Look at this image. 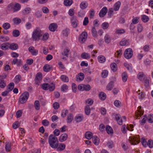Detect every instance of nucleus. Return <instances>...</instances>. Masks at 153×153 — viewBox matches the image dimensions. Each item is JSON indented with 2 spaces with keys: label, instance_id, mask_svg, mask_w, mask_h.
I'll use <instances>...</instances> for the list:
<instances>
[{
  "label": "nucleus",
  "instance_id": "nucleus-24",
  "mask_svg": "<svg viewBox=\"0 0 153 153\" xmlns=\"http://www.w3.org/2000/svg\"><path fill=\"white\" fill-rule=\"evenodd\" d=\"M129 43L128 40L125 39H123L120 42V45L121 46H124L128 45Z\"/></svg>",
  "mask_w": 153,
  "mask_h": 153
},
{
  "label": "nucleus",
  "instance_id": "nucleus-60",
  "mask_svg": "<svg viewBox=\"0 0 153 153\" xmlns=\"http://www.w3.org/2000/svg\"><path fill=\"white\" fill-rule=\"evenodd\" d=\"M75 13L74 10L73 9H70L68 12V14L70 16L73 17Z\"/></svg>",
  "mask_w": 153,
  "mask_h": 153
},
{
  "label": "nucleus",
  "instance_id": "nucleus-14",
  "mask_svg": "<svg viewBox=\"0 0 153 153\" xmlns=\"http://www.w3.org/2000/svg\"><path fill=\"white\" fill-rule=\"evenodd\" d=\"M10 43L6 42L2 44L1 45V48L3 50H6L8 49Z\"/></svg>",
  "mask_w": 153,
  "mask_h": 153
},
{
  "label": "nucleus",
  "instance_id": "nucleus-36",
  "mask_svg": "<svg viewBox=\"0 0 153 153\" xmlns=\"http://www.w3.org/2000/svg\"><path fill=\"white\" fill-rule=\"evenodd\" d=\"M141 19L143 22L146 23L149 20V18L146 15H143L142 16Z\"/></svg>",
  "mask_w": 153,
  "mask_h": 153
},
{
  "label": "nucleus",
  "instance_id": "nucleus-57",
  "mask_svg": "<svg viewBox=\"0 0 153 153\" xmlns=\"http://www.w3.org/2000/svg\"><path fill=\"white\" fill-rule=\"evenodd\" d=\"M68 113V111L67 110H63L62 111L61 116L63 117H65L66 116Z\"/></svg>",
  "mask_w": 153,
  "mask_h": 153
},
{
  "label": "nucleus",
  "instance_id": "nucleus-32",
  "mask_svg": "<svg viewBox=\"0 0 153 153\" xmlns=\"http://www.w3.org/2000/svg\"><path fill=\"white\" fill-rule=\"evenodd\" d=\"M73 119V115L71 114H69L68 116L67 122L68 123H71Z\"/></svg>",
  "mask_w": 153,
  "mask_h": 153
},
{
  "label": "nucleus",
  "instance_id": "nucleus-29",
  "mask_svg": "<svg viewBox=\"0 0 153 153\" xmlns=\"http://www.w3.org/2000/svg\"><path fill=\"white\" fill-rule=\"evenodd\" d=\"M104 40L105 42L108 44L111 42V38L110 36L108 34H106L104 37Z\"/></svg>",
  "mask_w": 153,
  "mask_h": 153
},
{
  "label": "nucleus",
  "instance_id": "nucleus-12",
  "mask_svg": "<svg viewBox=\"0 0 153 153\" xmlns=\"http://www.w3.org/2000/svg\"><path fill=\"white\" fill-rule=\"evenodd\" d=\"M138 79L141 81H143L146 78L145 75L143 72H139L137 75Z\"/></svg>",
  "mask_w": 153,
  "mask_h": 153
},
{
  "label": "nucleus",
  "instance_id": "nucleus-13",
  "mask_svg": "<svg viewBox=\"0 0 153 153\" xmlns=\"http://www.w3.org/2000/svg\"><path fill=\"white\" fill-rule=\"evenodd\" d=\"M138 109L137 110V111L138 112H136L135 114V116L137 118V119H138V117L139 116V115H142L143 114V110H142L141 108V106H140L138 107Z\"/></svg>",
  "mask_w": 153,
  "mask_h": 153
},
{
  "label": "nucleus",
  "instance_id": "nucleus-21",
  "mask_svg": "<svg viewBox=\"0 0 153 153\" xmlns=\"http://www.w3.org/2000/svg\"><path fill=\"white\" fill-rule=\"evenodd\" d=\"M100 99L102 101L105 100L106 98L105 94L103 92H100L99 94Z\"/></svg>",
  "mask_w": 153,
  "mask_h": 153
},
{
  "label": "nucleus",
  "instance_id": "nucleus-18",
  "mask_svg": "<svg viewBox=\"0 0 153 153\" xmlns=\"http://www.w3.org/2000/svg\"><path fill=\"white\" fill-rule=\"evenodd\" d=\"M65 148V145L63 143H60L58 144V146L56 148L57 150L58 151H62Z\"/></svg>",
  "mask_w": 153,
  "mask_h": 153
},
{
  "label": "nucleus",
  "instance_id": "nucleus-38",
  "mask_svg": "<svg viewBox=\"0 0 153 153\" xmlns=\"http://www.w3.org/2000/svg\"><path fill=\"white\" fill-rule=\"evenodd\" d=\"M42 86V88L45 90H48V87L49 86V84L47 83H45L42 84L41 85Z\"/></svg>",
  "mask_w": 153,
  "mask_h": 153
},
{
  "label": "nucleus",
  "instance_id": "nucleus-39",
  "mask_svg": "<svg viewBox=\"0 0 153 153\" xmlns=\"http://www.w3.org/2000/svg\"><path fill=\"white\" fill-rule=\"evenodd\" d=\"M122 76L123 81L124 82H126L128 78V76L126 73L123 72Z\"/></svg>",
  "mask_w": 153,
  "mask_h": 153
},
{
  "label": "nucleus",
  "instance_id": "nucleus-64",
  "mask_svg": "<svg viewBox=\"0 0 153 153\" xmlns=\"http://www.w3.org/2000/svg\"><path fill=\"white\" fill-rule=\"evenodd\" d=\"M68 89V86L66 85H63L61 87V90L62 91L65 92Z\"/></svg>",
  "mask_w": 153,
  "mask_h": 153
},
{
  "label": "nucleus",
  "instance_id": "nucleus-48",
  "mask_svg": "<svg viewBox=\"0 0 153 153\" xmlns=\"http://www.w3.org/2000/svg\"><path fill=\"white\" fill-rule=\"evenodd\" d=\"M51 68L49 65L46 64L43 67V70L46 72H48L50 71Z\"/></svg>",
  "mask_w": 153,
  "mask_h": 153
},
{
  "label": "nucleus",
  "instance_id": "nucleus-62",
  "mask_svg": "<svg viewBox=\"0 0 153 153\" xmlns=\"http://www.w3.org/2000/svg\"><path fill=\"white\" fill-rule=\"evenodd\" d=\"M109 27V24L108 23L105 22L103 23L102 25V27L104 29H107Z\"/></svg>",
  "mask_w": 153,
  "mask_h": 153
},
{
  "label": "nucleus",
  "instance_id": "nucleus-25",
  "mask_svg": "<svg viewBox=\"0 0 153 153\" xmlns=\"http://www.w3.org/2000/svg\"><path fill=\"white\" fill-rule=\"evenodd\" d=\"M93 134L90 131H87L86 132L85 134V138L88 139H90L92 137Z\"/></svg>",
  "mask_w": 153,
  "mask_h": 153
},
{
  "label": "nucleus",
  "instance_id": "nucleus-40",
  "mask_svg": "<svg viewBox=\"0 0 153 153\" xmlns=\"http://www.w3.org/2000/svg\"><path fill=\"white\" fill-rule=\"evenodd\" d=\"M81 57L83 59H88L90 58V56L88 53H84L82 54Z\"/></svg>",
  "mask_w": 153,
  "mask_h": 153
},
{
  "label": "nucleus",
  "instance_id": "nucleus-55",
  "mask_svg": "<svg viewBox=\"0 0 153 153\" xmlns=\"http://www.w3.org/2000/svg\"><path fill=\"white\" fill-rule=\"evenodd\" d=\"M83 119V117L82 116H76L75 118L76 122H79L82 121Z\"/></svg>",
  "mask_w": 153,
  "mask_h": 153
},
{
  "label": "nucleus",
  "instance_id": "nucleus-20",
  "mask_svg": "<svg viewBox=\"0 0 153 153\" xmlns=\"http://www.w3.org/2000/svg\"><path fill=\"white\" fill-rule=\"evenodd\" d=\"M92 141L93 143L95 145H97L99 144V139L97 136H94L92 137Z\"/></svg>",
  "mask_w": 153,
  "mask_h": 153
},
{
  "label": "nucleus",
  "instance_id": "nucleus-26",
  "mask_svg": "<svg viewBox=\"0 0 153 153\" xmlns=\"http://www.w3.org/2000/svg\"><path fill=\"white\" fill-rule=\"evenodd\" d=\"M106 130L107 133L108 134H112L113 133V130L112 128L109 126H106Z\"/></svg>",
  "mask_w": 153,
  "mask_h": 153
},
{
  "label": "nucleus",
  "instance_id": "nucleus-22",
  "mask_svg": "<svg viewBox=\"0 0 153 153\" xmlns=\"http://www.w3.org/2000/svg\"><path fill=\"white\" fill-rule=\"evenodd\" d=\"M21 7V5L20 4L18 3H16L15 4H14V7H13V12H14L19 10Z\"/></svg>",
  "mask_w": 153,
  "mask_h": 153
},
{
  "label": "nucleus",
  "instance_id": "nucleus-19",
  "mask_svg": "<svg viewBox=\"0 0 153 153\" xmlns=\"http://www.w3.org/2000/svg\"><path fill=\"white\" fill-rule=\"evenodd\" d=\"M121 2L120 1H117L114 5V10L115 11L118 10L120 7Z\"/></svg>",
  "mask_w": 153,
  "mask_h": 153
},
{
  "label": "nucleus",
  "instance_id": "nucleus-28",
  "mask_svg": "<svg viewBox=\"0 0 153 153\" xmlns=\"http://www.w3.org/2000/svg\"><path fill=\"white\" fill-rule=\"evenodd\" d=\"M14 84L13 83L11 82L8 85L7 88V90L9 91V92H10L11 91L13 88H14Z\"/></svg>",
  "mask_w": 153,
  "mask_h": 153
},
{
  "label": "nucleus",
  "instance_id": "nucleus-43",
  "mask_svg": "<svg viewBox=\"0 0 153 153\" xmlns=\"http://www.w3.org/2000/svg\"><path fill=\"white\" fill-rule=\"evenodd\" d=\"M60 79L63 82H68L69 81L68 77L66 76L62 75L60 76Z\"/></svg>",
  "mask_w": 153,
  "mask_h": 153
},
{
  "label": "nucleus",
  "instance_id": "nucleus-30",
  "mask_svg": "<svg viewBox=\"0 0 153 153\" xmlns=\"http://www.w3.org/2000/svg\"><path fill=\"white\" fill-rule=\"evenodd\" d=\"M88 3L85 1H82L80 4V7L82 9H85L88 6Z\"/></svg>",
  "mask_w": 153,
  "mask_h": 153
},
{
  "label": "nucleus",
  "instance_id": "nucleus-51",
  "mask_svg": "<svg viewBox=\"0 0 153 153\" xmlns=\"http://www.w3.org/2000/svg\"><path fill=\"white\" fill-rule=\"evenodd\" d=\"M31 10V9L30 7L25 8L23 11V13L24 15H26L29 13Z\"/></svg>",
  "mask_w": 153,
  "mask_h": 153
},
{
  "label": "nucleus",
  "instance_id": "nucleus-16",
  "mask_svg": "<svg viewBox=\"0 0 153 153\" xmlns=\"http://www.w3.org/2000/svg\"><path fill=\"white\" fill-rule=\"evenodd\" d=\"M115 119L117 121L118 124L122 125L123 124V120L120 114H116L115 115Z\"/></svg>",
  "mask_w": 153,
  "mask_h": 153
},
{
  "label": "nucleus",
  "instance_id": "nucleus-23",
  "mask_svg": "<svg viewBox=\"0 0 153 153\" xmlns=\"http://www.w3.org/2000/svg\"><path fill=\"white\" fill-rule=\"evenodd\" d=\"M97 59L98 61L101 63H104L106 60L105 57L102 55H100L98 56Z\"/></svg>",
  "mask_w": 153,
  "mask_h": 153
},
{
  "label": "nucleus",
  "instance_id": "nucleus-50",
  "mask_svg": "<svg viewBox=\"0 0 153 153\" xmlns=\"http://www.w3.org/2000/svg\"><path fill=\"white\" fill-rule=\"evenodd\" d=\"M5 148L6 152H10L11 149L10 143H7L5 145Z\"/></svg>",
  "mask_w": 153,
  "mask_h": 153
},
{
  "label": "nucleus",
  "instance_id": "nucleus-45",
  "mask_svg": "<svg viewBox=\"0 0 153 153\" xmlns=\"http://www.w3.org/2000/svg\"><path fill=\"white\" fill-rule=\"evenodd\" d=\"M34 107L35 109L38 110L40 108V104L38 100H36L34 102Z\"/></svg>",
  "mask_w": 153,
  "mask_h": 153
},
{
  "label": "nucleus",
  "instance_id": "nucleus-1",
  "mask_svg": "<svg viewBox=\"0 0 153 153\" xmlns=\"http://www.w3.org/2000/svg\"><path fill=\"white\" fill-rule=\"evenodd\" d=\"M48 141L50 146L53 149H56L58 145V141L57 137L53 134H51L49 137Z\"/></svg>",
  "mask_w": 153,
  "mask_h": 153
},
{
  "label": "nucleus",
  "instance_id": "nucleus-34",
  "mask_svg": "<svg viewBox=\"0 0 153 153\" xmlns=\"http://www.w3.org/2000/svg\"><path fill=\"white\" fill-rule=\"evenodd\" d=\"M69 29L68 28H66L62 31V34L64 36L67 37L69 33Z\"/></svg>",
  "mask_w": 153,
  "mask_h": 153
},
{
  "label": "nucleus",
  "instance_id": "nucleus-37",
  "mask_svg": "<svg viewBox=\"0 0 153 153\" xmlns=\"http://www.w3.org/2000/svg\"><path fill=\"white\" fill-rule=\"evenodd\" d=\"M111 70L114 72H115L117 70V65L115 63H114L111 64Z\"/></svg>",
  "mask_w": 153,
  "mask_h": 153
},
{
  "label": "nucleus",
  "instance_id": "nucleus-27",
  "mask_svg": "<svg viewBox=\"0 0 153 153\" xmlns=\"http://www.w3.org/2000/svg\"><path fill=\"white\" fill-rule=\"evenodd\" d=\"M85 114L87 115H89L90 113L91 109L89 105H87L85 107Z\"/></svg>",
  "mask_w": 153,
  "mask_h": 153
},
{
  "label": "nucleus",
  "instance_id": "nucleus-52",
  "mask_svg": "<svg viewBox=\"0 0 153 153\" xmlns=\"http://www.w3.org/2000/svg\"><path fill=\"white\" fill-rule=\"evenodd\" d=\"M2 27L4 29L7 30L10 27V25L9 23H5L3 25Z\"/></svg>",
  "mask_w": 153,
  "mask_h": 153
},
{
  "label": "nucleus",
  "instance_id": "nucleus-58",
  "mask_svg": "<svg viewBox=\"0 0 153 153\" xmlns=\"http://www.w3.org/2000/svg\"><path fill=\"white\" fill-rule=\"evenodd\" d=\"M42 124L45 126H48L49 124V122L47 120H44L42 121Z\"/></svg>",
  "mask_w": 153,
  "mask_h": 153
},
{
  "label": "nucleus",
  "instance_id": "nucleus-41",
  "mask_svg": "<svg viewBox=\"0 0 153 153\" xmlns=\"http://www.w3.org/2000/svg\"><path fill=\"white\" fill-rule=\"evenodd\" d=\"M91 32L92 33V36L95 37H97V32L96 30V29L94 27H92Z\"/></svg>",
  "mask_w": 153,
  "mask_h": 153
},
{
  "label": "nucleus",
  "instance_id": "nucleus-6",
  "mask_svg": "<svg viewBox=\"0 0 153 153\" xmlns=\"http://www.w3.org/2000/svg\"><path fill=\"white\" fill-rule=\"evenodd\" d=\"M87 38V33L85 31H83L80 35L79 39L80 42L83 43L86 40Z\"/></svg>",
  "mask_w": 153,
  "mask_h": 153
},
{
  "label": "nucleus",
  "instance_id": "nucleus-44",
  "mask_svg": "<svg viewBox=\"0 0 153 153\" xmlns=\"http://www.w3.org/2000/svg\"><path fill=\"white\" fill-rule=\"evenodd\" d=\"M49 86L48 87V90L50 91H53L55 88V85L53 83H52L51 84H49Z\"/></svg>",
  "mask_w": 153,
  "mask_h": 153
},
{
  "label": "nucleus",
  "instance_id": "nucleus-59",
  "mask_svg": "<svg viewBox=\"0 0 153 153\" xmlns=\"http://www.w3.org/2000/svg\"><path fill=\"white\" fill-rule=\"evenodd\" d=\"M42 78V74L41 73H38L36 75L35 79L41 80Z\"/></svg>",
  "mask_w": 153,
  "mask_h": 153
},
{
  "label": "nucleus",
  "instance_id": "nucleus-9",
  "mask_svg": "<svg viewBox=\"0 0 153 153\" xmlns=\"http://www.w3.org/2000/svg\"><path fill=\"white\" fill-rule=\"evenodd\" d=\"M29 51L31 53L33 56H36L38 53V50L35 49L33 46H30L28 48Z\"/></svg>",
  "mask_w": 153,
  "mask_h": 153
},
{
  "label": "nucleus",
  "instance_id": "nucleus-61",
  "mask_svg": "<svg viewBox=\"0 0 153 153\" xmlns=\"http://www.w3.org/2000/svg\"><path fill=\"white\" fill-rule=\"evenodd\" d=\"M124 66L127 69L130 71H131L132 70V67L130 65L128 64L127 63H124Z\"/></svg>",
  "mask_w": 153,
  "mask_h": 153
},
{
  "label": "nucleus",
  "instance_id": "nucleus-17",
  "mask_svg": "<svg viewBox=\"0 0 153 153\" xmlns=\"http://www.w3.org/2000/svg\"><path fill=\"white\" fill-rule=\"evenodd\" d=\"M9 48L12 50H17L18 48V45L15 43H12L10 44L9 45Z\"/></svg>",
  "mask_w": 153,
  "mask_h": 153
},
{
  "label": "nucleus",
  "instance_id": "nucleus-3",
  "mask_svg": "<svg viewBox=\"0 0 153 153\" xmlns=\"http://www.w3.org/2000/svg\"><path fill=\"white\" fill-rule=\"evenodd\" d=\"M29 96V93L27 91L23 93L20 97L19 102L21 104H24L27 101Z\"/></svg>",
  "mask_w": 153,
  "mask_h": 153
},
{
  "label": "nucleus",
  "instance_id": "nucleus-8",
  "mask_svg": "<svg viewBox=\"0 0 153 153\" xmlns=\"http://www.w3.org/2000/svg\"><path fill=\"white\" fill-rule=\"evenodd\" d=\"M71 25L73 27L76 28L77 27L78 25V21L75 16H73L71 19Z\"/></svg>",
  "mask_w": 153,
  "mask_h": 153
},
{
  "label": "nucleus",
  "instance_id": "nucleus-15",
  "mask_svg": "<svg viewBox=\"0 0 153 153\" xmlns=\"http://www.w3.org/2000/svg\"><path fill=\"white\" fill-rule=\"evenodd\" d=\"M57 26L55 23L51 24L49 27V30L51 31H54L56 29Z\"/></svg>",
  "mask_w": 153,
  "mask_h": 153
},
{
  "label": "nucleus",
  "instance_id": "nucleus-46",
  "mask_svg": "<svg viewBox=\"0 0 153 153\" xmlns=\"http://www.w3.org/2000/svg\"><path fill=\"white\" fill-rule=\"evenodd\" d=\"M114 87L113 83L112 82H110L107 85V89L110 91Z\"/></svg>",
  "mask_w": 153,
  "mask_h": 153
},
{
  "label": "nucleus",
  "instance_id": "nucleus-54",
  "mask_svg": "<svg viewBox=\"0 0 153 153\" xmlns=\"http://www.w3.org/2000/svg\"><path fill=\"white\" fill-rule=\"evenodd\" d=\"M20 126V123L18 121L15 122L13 125V127L14 129H16Z\"/></svg>",
  "mask_w": 153,
  "mask_h": 153
},
{
  "label": "nucleus",
  "instance_id": "nucleus-56",
  "mask_svg": "<svg viewBox=\"0 0 153 153\" xmlns=\"http://www.w3.org/2000/svg\"><path fill=\"white\" fill-rule=\"evenodd\" d=\"M9 38L7 36H0V41L2 42H4L8 41Z\"/></svg>",
  "mask_w": 153,
  "mask_h": 153
},
{
  "label": "nucleus",
  "instance_id": "nucleus-7",
  "mask_svg": "<svg viewBox=\"0 0 153 153\" xmlns=\"http://www.w3.org/2000/svg\"><path fill=\"white\" fill-rule=\"evenodd\" d=\"M70 51V50L68 48H65L63 51L61 53V55L62 56V59L66 60L68 56V53Z\"/></svg>",
  "mask_w": 153,
  "mask_h": 153
},
{
  "label": "nucleus",
  "instance_id": "nucleus-4",
  "mask_svg": "<svg viewBox=\"0 0 153 153\" xmlns=\"http://www.w3.org/2000/svg\"><path fill=\"white\" fill-rule=\"evenodd\" d=\"M128 140L132 145H136V143L135 142H136L137 143H139L140 141V136L139 135H138L136 137H130Z\"/></svg>",
  "mask_w": 153,
  "mask_h": 153
},
{
  "label": "nucleus",
  "instance_id": "nucleus-42",
  "mask_svg": "<svg viewBox=\"0 0 153 153\" xmlns=\"http://www.w3.org/2000/svg\"><path fill=\"white\" fill-rule=\"evenodd\" d=\"M12 34L13 36L17 37L19 35L20 32L18 30H15L13 31Z\"/></svg>",
  "mask_w": 153,
  "mask_h": 153
},
{
  "label": "nucleus",
  "instance_id": "nucleus-47",
  "mask_svg": "<svg viewBox=\"0 0 153 153\" xmlns=\"http://www.w3.org/2000/svg\"><path fill=\"white\" fill-rule=\"evenodd\" d=\"M108 72L107 71L105 70L103 71L101 73V76L103 78H105L107 76Z\"/></svg>",
  "mask_w": 153,
  "mask_h": 153
},
{
  "label": "nucleus",
  "instance_id": "nucleus-10",
  "mask_svg": "<svg viewBox=\"0 0 153 153\" xmlns=\"http://www.w3.org/2000/svg\"><path fill=\"white\" fill-rule=\"evenodd\" d=\"M107 12V9L105 7H104L100 10L99 13V16L100 17H103Z\"/></svg>",
  "mask_w": 153,
  "mask_h": 153
},
{
  "label": "nucleus",
  "instance_id": "nucleus-35",
  "mask_svg": "<svg viewBox=\"0 0 153 153\" xmlns=\"http://www.w3.org/2000/svg\"><path fill=\"white\" fill-rule=\"evenodd\" d=\"M6 85V83L5 81L2 79H0V88H3L5 87Z\"/></svg>",
  "mask_w": 153,
  "mask_h": 153
},
{
  "label": "nucleus",
  "instance_id": "nucleus-5",
  "mask_svg": "<svg viewBox=\"0 0 153 153\" xmlns=\"http://www.w3.org/2000/svg\"><path fill=\"white\" fill-rule=\"evenodd\" d=\"M132 55L133 51L131 48H127L125 50L124 53V56L126 59H130Z\"/></svg>",
  "mask_w": 153,
  "mask_h": 153
},
{
  "label": "nucleus",
  "instance_id": "nucleus-33",
  "mask_svg": "<svg viewBox=\"0 0 153 153\" xmlns=\"http://www.w3.org/2000/svg\"><path fill=\"white\" fill-rule=\"evenodd\" d=\"M72 3V0H64V5L66 6H70Z\"/></svg>",
  "mask_w": 153,
  "mask_h": 153
},
{
  "label": "nucleus",
  "instance_id": "nucleus-63",
  "mask_svg": "<svg viewBox=\"0 0 153 153\" xmlns=\"http://www.w3.org/2000/svg\"><path fill=\"white\" fill-rule=\"evenodd\" d=\"M147 146H149V148H152L153 147V141L152 140H149L147 142Z\"/></svg>",
  "mask_w": 153,
  "mask_h": 153
},
{
  "label": "nucleus",
  "instance_id": "nucleus-31",
  "mask_svg": "<svg viewBox=\"0 0 153 153\" xmlns=\"http://www.w3.org/2000/svg\"><path fill=\"white\" fill-rule=\"evenodd\" d=\"M21 79V76L19 75H18L16 76L14 79V81L16 83H18L20 81Z\"/></svg>",
  "mask_w": 153,
  "mask_h": 153
},
{
  "label": "nucleus",
  "instance_id": "nucleus-2",
  "mask_svg": "<svg viewBox=\"0 0 153 153\" xmlns=\"http://www.w3.org/2000/svg\"><path fill=\"white\" fill-rule=\"evenodd\" d=\"M43 33L39 27H37L34 30L32 34V38L33 40L36 41L40 39L42 36Z\"/></svg>",
  "mask_w": 153,
  "mask_h": 153
},
{
  "label": "nucleus",
  "instance_id": "nucleus-49",
  "mask_svg": "<svg viewBox=\"0 0 153 153\" xmlns=\"http://www.w3.org/2000/svg\"><path fill=\"white\" fill-rule=\"evenodd\" d=\"M14 23L15 25H18L21 22V19L18 18H16L13 19V20Z\"/></svg>",
  "mask_w": 153,
  "mask_h": 153
},
{
  "label": "nucleus",
  "instance_id": "nucleus-11",
  "mask_svg": "<svg viewBox=\"0 0 153 153\" xmlns=\"http://www.w3.org/2000/svg\"><path fill=\"white\" fill-rule=\"evenodd\" d=\"M68 137V135L66 133H63L59 137V140L60 142L65 141L67 139Z\"/></svg>",
  "mask_w": 153,
  "mask_h": 153
},
{
  "label": "nucleus",
  "instance_id": "nucleus-53",
  "mask_svg": "<svg viewBox=\"0 0 153 153\" xmlns=\"http://www.w3.org/2000/svg\"><path fill=\"white\" fill-rule=\"evenodd\" d=\"M91 88V86L90 85L88 84H84V88L83 89V91L85 90L86 91H89L90 90Z\"/></svg>",
  "mask_w": 153,
  "mask_h": 153
}]
</instances>
